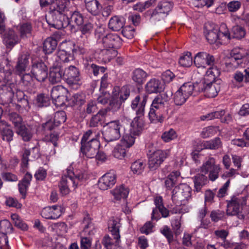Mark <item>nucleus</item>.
Returning <instances> with one entry per match:
<instances>
[{
  "mask_svg": "<svg viewBox=\"0 0 249 249\" xmlns=\"http://www.w3.org/2000/svg\"><path fill=\"white\" fill-rule=\"evenodd\" d=\"M12 226L10 222L6 219L0 221V234H6L12 231Z\"/></svg>",
  "mask_w": 249,
  "mask_h": 249,
  "instance_id": "nucleus-56",
  "label": "nucleus"
},
{
  "mask_svg": "<svg viewBox=\"0 0 249 249\" xmlns=\"http://www.w3.org/2000/svg\"><path fill=\"white\" fill-rule=\"evenodd\" d=\"M122 125L119 121H111L104 126L103 135L107 142L118 140L121 137L120 129Z\"/></svg>",
  "mask_w": 249,
  "mask_h": 249,
  "instance_id": "nucleus-8",
  "label": "nucleus"
},
{
  "mask_svg": "<svg viewBox=\"0 0 249 249\" xmlns=\"http://www.w3.org/2000/svg\"><path fill=\"white\" fill-rule=\"evenodd\" d=\"M32 178V175L29 173H27L25 175L23 178L18 182V190L22 196V198L23 199L26 197L27 190L30 184Z\"/></svg>",
  "mask_w": 249,
  "mask_h": 249,
  "instance_id": "nucleus-26",
  "label": "nucleus"
},
{
  "mask_svg": "<svg viewBox=\"0 0 249 249\" xmlns=\"http://www.w3.org/2000/svg\"><path fill=\"white\" fill-rule=\"evenodd\" d=\"M131 169L134 174L139 175L143 172L144 165L141 160H137L132 164Z\"/></svg>",
  "mask_w": 249,
  "mask_h": 249,
  "instance_id": "nucleus-54",
  "label": "nucleus"
},
{
  "mask_svg": "<svg viewBox=\"0 0 249 249\" xmlns=\"http://www.w3.org/2000/svg\"><path fill=\"white\" fill-rule=\"evenodd\" d=\"M218 34L220 35V38L224 37L225 39H230V33L225 23H222L218 27Z\"/></svg>",
  "mask_w": 249,
  "mask_h": 249,
  "instance_id": "nucleus-61",
  "label": "nucleus"
},
{
  "mask_svg": "<svg viewBox=\"0 0 249 249\" xmlns=\"http://www.w3.org/2000/svg\"><path fill=\"white\" fill-rule=\"evenodd\" d=\"M70 1L68 0H58L56 3L50 7V14L47 19L49 25L55 29L60 30L65 28L69 25L68 14L71 13V9L69 7Z\"/></svg>",
  "mask_w": 249,
  "mask_h": 249,
  "instance_id": "nucleus-1",
  "label": "nucleus"
},
{
  "mask_svg": "<svg viewBox=\"0 0 249 249\" xmlns=\"http://www.w3.org/2000/svg\"><path fill=\"white\" fill-rule=\"evenodd\" d=\"M244 50L240 48H235L230 53L229 61L226 63L227 67L234 69L236 68L242 63V59L244 56Z\"/></svg>",
  "mask_w": 249,
  "mask_h": 249,
  "instance_id": "nucleus-17",
  "label": "nucleus"
},
{
  "mask_svg": "<svg viewBox=\"0 0 249 249\" xmlns=\"http://www.w3.org/2000/svg\"><path fill=\"white\" fill-rule=\"evenodd\" d=\"M199 83L192 84L190 83H186L183 85L179 89L184 94V97L188 98L193 93V91L197 90L198 91Z\"/></svg>",
  "mask_w": 249,
  "mask_h": 249,
  "instance_id": "nucleus-34",
  "label": "nucleus"
},
{
  "mask_svg": "<svg viewBox=\"0 0 249 249\" xmlns=\"http://www.w3.org/2000/svg\"><path fill=\"white\" fill-rule=\"evenodd\" d=\"M116 182V175L114 171H110L103 175L98 181L99 188L107 190L112 187Z\"/></svg>",
  "mask_w": 249,
  "mask_h": 249,
  "instance_id": "nucleus-18",
  "label": "nucleus"
},
{
  "mask_svg": "<svg viewBox=\"0 0 249 249\" xmlns=\"http://www.w3.org/2000/svg\"><path fill=\"white\" fill-rule=\"evenodd\" d=\"M81 152L88 158H93L97 154L100 146V143L97 139L90 140L89 142L81 144Z\"/></svg>",
  "mask_w": 249,
  "mask_h": 249,
  "instance_id": "nucleus-12",
  "label": "nucleus"
},
{
  "mask_svg": "<svg viewBox=\"0 0 249 249\" xmlns=\"http://www.w3.org/2000/svg\"><path fill=\"white\" fill-rule=\"evenodd\" d=\"M130 95V90L126 86L121 88L116 86L112 90V100L110 102L108 108L109 111L115 112L121 107L122 103L124 102Z\"/></svg>",
  "mask_w": 249,
  "mask_h": 249,
  "instance_id": "nucleus-6",
  "label": "nucleus"
},
{
  "mask_svg": "<svg viewBox=\"0 0 249 249\" xmlns=\"http://www.w3.org/2000/svg\"><path fill=\"white\" fill-rule=\"evenodd\" d=\"M63 78L70 87L77 89L82 84L81 77L79 69L71 65L63 69Z\"/></svg>",
  "mask_w": 249,
  "mask_h": 249,
  "instance_id": "nucleus-7",
  "label": "nucleus"
},
{
  "mask_svg": "<svg viewBox=\"0 0 249 249\" xmlns=\"http://www.w3.org/2000/svg\"><path fill=\"white\" fill-rule=\"evenodd\" d=\"M193 59L191 56V53L186 52L180 56L179 60V64L184 67H188L192 65Z\"/></svg>",
  "mask_w": 249,
  "mask_h": 249,
  "instance_id": "nucleus-43",
  "label": "nucleus"
},
{
  "mask_svg": "<svg viewBox=\"0 0 249 249\" xmlns=\"http://www.w3.org/2000/svg\"><path fill=\"white\" fill-rule=\"evenodd\" d=\"M191 188L187 184L182 183L176 186L172 190V202L175 207L172 213H185L188 211L186 204L191 197Z\"/></svg>",
  "mask_w": 249,
  "mask_h": 249,
  "instance_id": "nucleus-2",
  "label": "nucleus"
},
{
  "mask_svg": "<svg viewBox=\"0 0 249 249\" xmlns=\"http://www.w3.org/2000/svg\"><path fill=\"white\" fill-rule=\"evenodd\" d=\"M124 146L123 144L122 145H117L114 149V156L118 159H121L124 157L125 155V150Z\"/></svg>",
  "mask_w": 249,
  "mask_h": 249,
  "instance_id": "nucleus-60",
  "label": "nucleus"
},
{
  "mask_svg": "<svg viewBox=\"0 0 249 249\" xmlns=\"http://www.w3.org/2000/svg\"><path fill=\"white\" fill-rule=\"evenodd\" d=\"M92 239L90 237L81 236L80 248L81 249H91Z\"/></svg>",
  "mask_w": 249,
  "mask_h": 249,
  "instance_id": "nucleus-58",
  "label": "nucleus"
},
{
  "mask_svg": "<svg viewBox=\"0 0 249 249\" xmlns=\"http://www.w3.org/2000/svg\"><path fill=\"white\" fill-rule=\"evenodd\" d=\"M241 6V2L238 0H232L227 4V8L230 12H235L238 11Z\"/></svg>",
  "mask_w": 249,
  "mask_h": 249,
  "instance_id": "nucleus-62",
  "label": "nucleus"
},
{
  "mask_svg": "<svg viewBox=\"0 0 249 249\" xmlns=\"http://www.w3.org/2000/svg\"><path fill=\"white\" fill-rule=\"evenodd\" d=\"M95 134L91 130H89L85 132L82 136L81 140V144L85 143L86 142H89V141L90 140L97 139L95 138Z\"/></svg>",
  "mask_w": 249,
  "mask_h": 249,
  "instance_id": "nucleus-64",
  "label": "nucleus"
},
{
  "mask_svg": "<svg viewBox=\"0 0 249 249\" xmlns=\"http://www.w3.org/2000/svg\"><path fill=\"white\" fill-rule=\"evenodd\" d=\"M147 155L149 158V168L152 170L158 168L167 157V153L161 150H157L153 152L149 151Z\"/></svg>",
  "mask_w": 249,
  "mask_h": 249,
  "instance_id": "nucleus-13",
  "label": "nucleus"
},
{
  "mask_svg": "<svg viewBox=\"0 0 249 249\" xmlns=\"http://www.w3.org/2000/svg\"><path fill=\"white\" fill-rule=\"evenodd\" d=\"M221 170V168L219 165H216L209 172V178L212 181H215L218 178L219 173Z\"/></svg>",
  "mask_w": 249,
  "mask_h": 249,
  "instance_id": "nucleus-59",
  "label": "nucleus"
},
{
  "mask_svg": "<svg viewBox=\"0 0 249 249\" xmlns=\"http://www.w3.org/2000/svg\"><path fill=\"white\" fill-rule=\"evenodd\" d=\"M248 197L240 195L234 196L231 200L227 201L226 213L228 215L237 216L240 219H243L244 215L242 211L244 206L247 205Z\"/></svg>",
  "mask_w": 249,
  "mask_h": 249,
  "instance_id": "nucleus-5",
  "label": "nucleus"
},
{
  "mask_svg": "<svg viewBox=\"0 0 249 249\" xmlns=\"http://www.w3.org/2000/svg\"><path fill=\"white\" fill-rule=\"evenodd\" d=\"M205 37L210 44L215 43L218 39H221L218 34V27L213 23H207L204 31Z\"/></svg>",
  "mask_w": 249,
  "mask_h": 249,
  "instance_id": "nucleus-19",
  "label": "nucleus"
},
{
  "mask_svg": "<svg viewBox=\"0 0 249 249\" xmlns=\"http://www.w3.org/2000/svg\"><path fill=\"white\" fill-rule=\"evenodd\" d=\"M110 48H106L100 51L99 53L101 56L100 58L102 59L103 61H106L107 60H109L112 55L111 54H112L113 55H115L116 54V51L114 50H109Z\"/></svg>",
  "mask_w": 249,
  "mask_h": 249,
  "instance_id": "nucleus-55",
  "label": "nucleus"
},
{
  "mask_svg": "<svg viewBox=\"0 0 249 249\" xmlns=\"http://www.w3.org/2000/svg\"><path fill=\"white\" fill-rule=\"evenodd\" d=\"M51 64L49 80L52 84L60 82L63 78V66L60 62H49Z\"/></svg>",
  "mask_w": 249,
  "mask_h": 249,
  "instance_id": "nucleus-15",
  "label": "nucleus"
},
{
  "mask_svg": "<svg viewBox=\"0 0 249 249\" xmlns=\"http://www.w3.org/2000/svg\"><path fill=\"white\" fill-rule=\"evenodd\" d=\"M148 76L147 73L140 68L135 69L132 73V79L138 85L142 84Z\"/></svg>",
  "mask_w": 249,
  "mask_h": 249,
  "instance_id": "nucleus-28",
  "label": "nucleus"
},
{
  "mask_svg": "<svg viewBox=\"0 0 249 249\" xmlns=\"http://www.w3.org/2000/svg\"><path fill=\"white\" fill-rule=\"evenodd\" d=\"M3 41L7 48H11L18 43V38L14 31L10 30L4 34Z\"/></svg>",
  "mask_w": 249,
  "mask_h": 249,
  "instance_id": "nucleus-29",
  "label": "nucleus"
},
{
  "mask_svg": "<svg viewBox=\"0 0 249 249\" xmlns=\"http://www.w3.org/2000/svg\"><path fill=\"white\" fill-rule=\"evenodd\" d=\"M188 98L184 97V94L178 89L175 94L174 99L177 106H181L185 103Z\"/></svg>",
  "mask_w": 249,
  "mask_h": 249,
  "instance_id": "nucleus-57",
  "label": "nucleus"
},
{
  "mask_svg": "<svg viewBox=\"0 0 249 249\" xmlns=\"http://www.w3.org/2000/svg\"><path fill=\"white\" fill-rule=\"evenodd\" d=\"M102 243L106 249H114L113 246H118L120 242L116 243V240L112 239L108 235H106L103 238Z\"/></svg>",
  "mask_w": 249,
  "mask_h": 249,
  "instance_id": "nucleus-47",
  "label": "nucleus"
},
{
  "mask_svg": "<svg viewBox=\"0 0 249 249\" xmlns=\"http://www.w3.org/2000/svg\"><path fill=\"white\" fill-rule=\"evenodd\" d=\"M220 89V85L215 82L201 81L198 87V91L204 92L205 96L209 98L216 96Z\"/></svg>",
  "mask_w": 249,
  "mask_h": 249,
  "instance_id": "nucleus-11",
  "label": "nucleus"
},
{
  "mask_svg": "<svg viewBox=\"0 0 249 249\" xmlns=\"http://www.w3.org/2000/svg\"><path fill=\"white\" fill-rule=\"evenodd\" d=\"M214 61L213 56L206 52L197 53L194 57V62L198 68L205 69L206 66L213 65Z\"/></svg>",
  "mask_w": 249,
  "mask_h": 249,
  "instance_id": "nucleus-16",
  "label": "nucleus"
},
{
  "mask_svg": "<svg viewBox=\"0 0 249 249\" xmlns=\"http://www.w3.org/2000/svg\"><path fill=\"white\" fill-rule=\"evenodd\" d=\"M215 161L214 158H209L208 160L206 161L201 167V173H204L206 175L211 170H212L214 166L216 165L215 164Z\"/></svg>",
  "mask_w": 249,
  "mask_h": 249,
  "instance_id": "nucleus-44",
  "label": "nucleus"
},
{
  "mask_svg": "<svg viewBox=\"0 0 249 249\" xmlns=\"http://www.w3.org/2000/svg\"><path fill=\"white\" fill-rule=\"evenodd\" d=\"M67 18L71 19L72 22H74L77 25L80 26L83 23V16L79 11L71 10V13L68 14Z\"/></svg>",
  "mask_w": 249,
  "mask_h": 249,
  "instance_id": "nucleus-37",
  "label": "nucleus"
},
{
  "mask_svg": "<svg viewBox=\"0 0 249 249\" xmlns=\"http://www.w3.org/2000/svg\"><path fill=\"white\" fill-rule=\"evenodd\" d=\"M129 193L127 188H125L124 186L121 185L116 187L114 190L111 191V194L114 196L116 200H120L121 198H125L127 197Z\"/></svg>",
  "mask_w": 249,
  "mask_h": 249,
  "instance_id": "nucleus-33",
  "label": "nucleus"
},
{
  "mask_svg": "<svg viewBox=\"0 0 249 249\" xmlns=\"http://www.w3.org/2000/svg\"><path fill=\"white\" fill-rule=\"evenodd\" d=\"M147 102V96L143 95L142 99L140 101V96H137L132 100L131 107L136 111L137 116L134 118L130 124V132L134 136H139L144 126L143 120L140 118L144 114V107Z\"/></svg>",
  "mask_w": 249,
  "mask_h": 249,
  "instance_id": "nucleus-3",
  "label": "nucleus"
},
{
  "mask_svg": "<svg viewBox=\"0 0 249 249\" xmlns=\"http://www.w3.org/2000/svg\"><path fill=\"white\" fill-rule=\"evenodd\" d=\"M10 120L14 124L15 127L18 129L20 126H22V118L16 112H12L9 115Z\"/></svg>",
  "mask_w": 249,
  "mask_h": 249,
  "instance_id": "nucleus-48",
  "label": "nucleus"
},
{
  "mask_svg": "<svg viewBox=\"0 0 249 249\" xmlns=\"http://www.w3.org/2000/svg\"><path fill=\"white\" fill-rule=\"evenodd\" d=\"M156 8L161 14L168 15L171 10V3L169 1L162 0L158 3Z\"/></svg>",
  "mask_w": 249,
  "mask_h": 249,
  "instance_id": "nucleus-42",
  "label": "nucleus"
},
{
  "mask_svg": "<svg viewBox=\"0 0 249 249\" xmlns=\"http://www.w3.org/2000/svg\"><path fill=\"white\" fill-rule=\"evenodd\" d=\"M31 73L36 80L43 82L48 76V68L42 61H37L33 63Z\"/></svg>",
  "mask_w": 249,
  "mask_h": 249,
  "instance_id": "nucleus-14",
  "label": "nucleus"
},
{
  "mask_svg": "<svg viewBox=\"0 0 249 249\" xmlns=\"http://www.w3.org/2000/svg\"><path fill=\"white\" fill-rule=\"evenodd\" d=\"M66 119V112L64 111H59L55 113L53 120L56 126H58L61 124L64 123Z\"/></svg>",
  "mask_w": 249,
  "mask_h": 249,
  "instance_id": "nucleus-51",
  "label": "nucleus"
},
{
  "mask_svg": "<svg viewBox=\"0 0 249 249\" xmlns=\"http://www.w3.org/2000/svg\"><path fill=\"white\" fill-rule=\"evenodd\" d=\"M34 104L38 107H47L50 104L49 97L44 94H39L37 95L35 99Z\"/></svg>",
  "mask_w": 249,
  "mask_h": 249,
  "instance_id": "nucleus-36",
  "label": "nucleus"
},
{
  "mask_svg": "<svg viewBox=\"0 0 249 249\" xmlns=\"http://www.w3.org/2000/svg\"><path fill=\"white\" fill-rule=\"evenodd\" d=\"M80 26V31L81 33L80 36V38H87L91 34L93 29V25L89 22H87Z\"/></svg>",
  "mask_w": 249,
  "mask_h": 249,
  "instance_id": "nucleus-39",
  "label": "nucleus"
},
{
  "mask_svg": "<svg viewBox=\"0 0 249 249\" xmlns=\"http://www.w3.org/2000/svg\"><path fill=\"white\" fill-rule=\"evenodd\" d=\"M81 226L83 228L81 234H83L85 236H92L94 234V227L89 215H87L84 217L81 223Z\"/></svg>",
  "mask_w": 249,
  "mask_h": 249,
  "instance_id": "nucleus-24",
  "label": "nucleus"
},
{
  "mask_svg": "<svg viewBox=\"0 0 249 249\" xmlns=\"http://www.w3.org/2000/svg\"><path fill=\"white\" fill-rule=\"evenodd\" d=\"M41 214L46 219H56L59 217L61 213L59 211H53L52 208L46 207L43 209Z\"/></svg>",
  "mask_w": 249,
  "mask_h": 249,
  "instance_id": "nucleus-35",
  "label": "nucleus"
},
{
  "mask_svg": "<svg viewBox=\"0 0 249 249\" xmlns=\"http://www.w3.org/2000/svg\"><path fill=\"white\" fill-rule=\"evenodd\" d=\"M170 98L168 96L167 92H164L162 94L157 96L153 101H156V103L165 108V105L166 104L168 105H169L168 102Z\"/></svg>",
  "mask_w": 249,
  "mask_h": 249,
  "instance_id": "nucleus-49",
  "label": "nucleus"
},
{
  "mask_svg": "<svg viewBox=\"0 0 249 249\" xmlns=\"http://www.w3.org/2000/svg\"><path fill=\"white\" fill-rule=\"evenodd\" d=\"M193 179L195 188L197 192L200 191L202 187L207 183L208 181L206 174L202 173L196 174L193 178Z\"/></svg>",
  "mask_w": 249,
  "mask_h": 249,
  "instance_id": "nucleus-31",
  "label": "nucleus"
},
{
  "mask_svg": "<svg viewBox=\"0 0 249 249\" xmlns=\"http://www.w3.org/2000/svg\"><path fill=\"white\" fill-rule=\"evenodd\" d=\"M161 14L160 12L155 8L153 11H147L145 13L144 16L145 17H149L150 21L152 23H155L156 22L160 20L161 18L160 16Z\"/></svg>",
  "mask_w": 249,
  "mask_h": 249,
  "instance_id": "nucleus-45",
  "label": "nucleus"
},
{
  "mask_svg": "<svg viewBox=\"0 0 249 249\" xmlns=\"http://www.w3.org/2000/svg\"><path fill=\"white\" fill-rule=\"evenodd\" d=\"M135 136L133 134H131L130 132L129 134H125L123 135L121 141L122 144L127 148L132 146L135 142Z\"/></svg>",
  "mask_w": 249,
  "mask_h": 249,
  "instance_id": "nucleus-50",
  "label": "nucleus"
},
{
  "mask_svg": "<svg viewBox=\"0 0 249 249\" xmlns=\"http://www.w3.org/2000/svg\"><path fill=\"white\" fill-rule=\"evenodd\" d=\"M121 224L117 219H111L109 221L108 228L116 243L120 242V228Z\"/></svg>",
  "mask_w": 249,
  "mask_h": 249,
  "instance_id": "nucleus-22",
  "label": "nucleus"
},
{
  "mask_svg": "<svg viewBox=\"0 0 249 249\" xmlns=\"http://www.w3.org/2000/svg\"><path fill=\"white\" fill-rule=\"evenodd\" d=\"M145 88L149 93H157L162 91L163 86L159 79L152 78L146 83Z\"/></svg>",
  "mask_w": 249,
  "mask_h": 249,
  "instance_id": "nucleus-23",
  "label": "nucleus"
},
{
  "mask_svg": "<svg viewBox=\"0 0 249 249\" xmlns=\"http://www.w3.org/2000/svg\"><path fill=\"white\" fill-rule=\"evenodd\" d=\"M18 30L20 32L21 38H26L31 36L32 27L29 23H24L18 26Z\"/></svg>",
  "mask_w": 249,
  "mask_h": 249,
  "instance_id": "nucleus-41",
  "label": "nucleus"
},
{
  "mask_svg": "<svg viewBox=\"0 0 249 249\" xmlns=\"http://www.w3.org/2000/svg\"><path fill=\"white\" fill-rule=\"evenodd\" d=\"M154 203L156 209H158L162 216L166 217L169 215V211L164 207L162 198L161 196H156L154 198Z\"/></svg>",
  "mask_w": 249,
  "mask_h": 249,
  "instance_id": "nucleus-40",
  "label": "nucleus"
},
{
  "mask_svg": "<svg viewBox=\"0 0 249 249\" xmlns=\"http://www.w3.org/2000/svg\"><path fill=\"white\" fill-rule=\"evenodd\" d=\"M87 10L93 16L99 14L102 9L101 4L97 0H84Z\"/></svg>",
  "mask_w": 249,
  "mask_h": 249,
  "instance_id": "nucleus-25",
  "label": "nucleus"
},
{
  "mask_svg": "<svg viewBox=\"0 0 249 249\" xmlns=\"http://www.w3.org/2000/svg\"><path fill=\"white\" fill-rule=\"evenodd\" d=\"M85 67L90 73H92L94 75H98L100 72L104 73L106 68L104 67L98 66L91 62L85 63Z\"/></svg>",
  "mask_w": 249,
  "mask_h": 249,
  "instance_id": "nucleus-38",
  "label": "nucleus"
},
{
  "mask_svg": "<svg viewBox=\"0 0 249 249\" xmlns=\"http://www.w3.org/2000/svg\"><path fill=\"white\" fill-rule=\"evenodd\" d=\"M96 35L98 38V42L102 43L105 48H117L121 45V38L116 34H108L102 37L98 33Z\"/></svg>",
  "mask_w": 249,
  "mask_h": 249,
  "instance_id": "nucleus-10",
  "label": "nucleus"
},
{
  "mask_svg": "<svg viewBox=\"0 0 249 249\" xmlns=\"http://www.w3.org/2000/svg\"><path fill=\"white\" fill-rule=\"evenodd\" d=\"M168 107L169 108L165 109L156 103V101H153L148 113L150 122L153 123H161L163 121V118L165 117L166 115L168 116V118H169L170 113H169V111L170 110V107Z\"/></svg>",
  "mask_w": 249,
  "mask_h": 249,
  "instance_id": "nucleus-9",
  "label": "nucleus"
},
{
  "mask_svg": "<svg viewBox=\"0 0 249 249\" xmlns=\"http://www.w3.org/2000/svg\"><path fill=\"white\" fill-rule=\"evenodd\" d=\"M17 131L18 134L22 137V140L25 142L29 141L32 138L33 135L32 133L24 125L17 129Z\"/></svg>",
  "mask_w": 249,
  "mask_h": 249,
  "instance_id": "nucleus-46",
  "label": "nucleus"
},
{
  "mask_svg": "<svg viewBox=\"0 0 249 249\" xmlns=\"http://www.w3.org/2000/svg\"><path fill=\"white\" fill-rule=\"evenodd\" d=\"M63 88L61 86L54 87L51 91V97L55 102H60L61 98H64V96L61 95L60 90H62Z\"/></svg>",
  "mask_w": 249,
  "mask_h": 249,
  "instance_id": "nucleus-52",
  "label": "nucleus"
},
{
  "mask_svg": "<svg viewBox=\"0 0 249 249\" xmlns=\"http://www.w3.org/2000/svg\"><path fill=\"white\" fill-rule=\"evenodd\" d=\"M232 33L233 37L238 39L243 38L246 35V32L244 28L238 25L232 28Z\"/></svg>",
  "mask_w": 249,
  "mask_h": 249,
  "instance_id": "nucleus-53",
  "label": "nucleus"
},
{
  "mask_svg": "<svg viewBox=\"0 0 249 249\" xmlns=\"http://www.w3.org/2000/svg\"><path fill=\"white\" fill-rule=\"evenodd\" d=\"M30 54L27 52H23L18 56L16 66L17 71L19 74L26 70L29 64Z\"/></svg>",
  "mask_w": 249,
  "mask_h": 249,
  "instance_id": "nucleus-20",
  "label": "nucleus"
},
{
  "mask_svg": "<svg viewBox=\"0 0 249 249\" xmlns=\"http://www.w3.org/2000/svg\"><path fill=\"white\" fill-rule=\"evenodd\" d=\"M57 45V40L53 37H48L43 43V50L46 54L52 53L56 48Z\"/></svg>",
  "mask_w": 249,
  "mask_h": 249,
  "instance_id": "nucleus-32",
  "label": "nucleus"
},
{
  "mask_svg": "<svg viewBox=\"0 0 249 249\" xmlns=\"http://www.w3.org/2000/svg\"><path fill=\"white\" fill-rule=\"evenodd\" d=\"M125 19L122 16H114L109 20L108 28L113 31H119L124 26Z\"/></svg>",
  "mask_w": 249,
  "mask_h": 249,
  "instance_id": "nucleus-21",
  "label": "nucleus"
},
{
  "mask_svg": "<svg viewBox=\"0 0 249 249\" xmlns=\"http://www.w3.org/2000/svg\"><path fill=\"white\" fill-rule=\"evenodd\" d=\"M220 71L217 67H210L206 71L202 81L214 82L215 79L220 75Z\"/></svg>",
  "mask_w": 249,
  "mask_h": 249,
  "instance_id": "nucleus-30",
  "label": "nucleus"
},
{
  "mask_svg": "<svg viewBox=\"0 0 249 249\" xmlns=\"http://www.w3.org/2000/svg\"><path fill=\"white\" fill-rule=\"evenodd\" d=\"M73 59V55L70 53L63 50H59L56 55H54L52 58V62H60L61 66L62 63H68Z\"/></svg>",
  "mask_w": 249,
  "mask_h": 249,
  "instance_id": "nucleus-27",
  "label": "nucleus"
},
{
  "mask_svg": "<svg viewBox=\"0 0 249 249\" xmlns=\"http://www.w3.org/2000/svg\"><path fill=\"white\" fill-rule=\"evenodd\" d=\"M84 178L83 174L81 172L75 174L72 171H68L67 174L62 176L59 187L62 196L69 194L71 188L75 190L78 186L81 185Z\"/></svg>",
  "mask_w": 249,
  "mask_h": 249,
  "instance_id": "nucleus-4",
  "label": "nucleus"
},
{
  "mask_svg": "<svg viewBox=\"0 0 249 249\" xmlns=\"http://www.w3.org/2000/svg\"><path fill=\"white\" fill-rule=\"evenodd\" d=\"M98 110L97 103L95 101L91 100L89 101L87 105L85 111L87 114H91L96 112Z\"/></svg>",
  "mask_w": 249,
  "mask_h": 249,
  "instance_id": "nucleus-63",
  "label": "nucleus"
}]
</instances>
